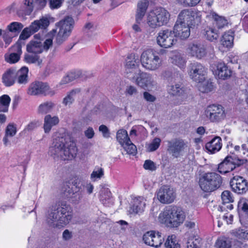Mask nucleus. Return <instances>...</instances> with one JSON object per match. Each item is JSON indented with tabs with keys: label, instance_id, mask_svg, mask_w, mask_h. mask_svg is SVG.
I'll return each instance as SVG.
<instances>
[{
	"label": "nucleus",
	"instance_id": "f257e3e1",
	"mask_svg": "<svg viewBox=\"0 0 248 248\" xmlns=\"http://www.w3.org/2000/svg\"><path fill=\"white\" fill-rule=\"evenodd\" d=\"M78 153L76 143L68 135L57 137L53 140L48 154L54 159L61 157L63 160H72Z\"/></svg>",
	"mask_w": 248,
	"mask_h": 248
},
{
	"label": "nucleus",
	"instance_id": "f03ea898",
	"mask_svg": "<svg viewBox=\"0 0 248 248\" xmlns=\"http://www.w3.org/2000/svg\"><path fill=\"white\" fill-rule=\"evenodd\" d=\"M73 217V210L69 204L58 202L52 204L46 214V221L53 228L68 224Z\"/></svg>",
	"mask_w": 248,
	"mask_h": 248
},
{
	"label": "nucleus",
	"instance_id": "7ed1b4c3",
	"mask_svg": "<svg viewBox=\"0 0 248 248\" xmlns=\"http://www.w3.org/2000/svg\"><path fill=\"white\" fill-rule=\"evenodd\" d=\"M186 218L184 211L179 206H166L159 216V221L168 227L177 228L184 222Z\"/></svg>",
	"mask_w": 248,
	"mask_h": 248
},
{
	"label": "nucleus",
	"instance_id": "20e7f679",
	"mask_svg": "<svg viewBox=\"0 0 248 248\" xmlns=\"http://www.w3.org/2000/svg\"><path fill=\"white\" fill-rule=\"evenodd\" d=\"M74 25L73 18L66 16L55 24L56 29L52 30L48 35L52 37L56 36V43L60 45L70 35Z\"/></svg>",
	"mask_w": 248,
	"mask_h": 248
},
{
	"label": "nucleus",
	"instance_id": "39448f33",
	"mask_svg": "<svg viewBox=\"0 0 248 248\" xmlns=\"http://www.w3.org/2000/svg\"><path fill=\"white\" fill-rule=\"evenodd\" d=\"M222 184V178L215 172H207L200 174L198 184L202 190L211 192L218 189Z\"/></svg>",
	"mask_w": 248,
	"mask_h": 248
},
{
	"label": "nucleus",
	"instance_id": "423d86ee",
	"mask_svg": "<svg viewBox=\"0 0 248 248\" xmlns=\"http://www.w3.org/2000/svg\"><path fill=\"white\" fill-rule=\"evenodd\" d=\"M170 17L169 12L162 7H157L150 12L147 22L149 26L156 28L167 24Z\"/></svg>",
	"mask_w": 248,
	"mask_h": 248
},
{
	"label": "nucleus",
	"instance_id": "0eeeda50",
	"mask_svg": "<svg viewBox=\"0 0 248 248\" xmlns=\"http://www.w3.org/2000/svg\"><path fill=\"white\" fill-rule=\"evenodd\" d=\"M140 61L142 66L150 70L157 69L161 65L158 53L152 49H147L142 53Z\"/></svg>",
	"mask_w": 248,
	"mask_h": 248
},
{
	"label": "nucleus",
	"instance_id": "6e6552de",
	"mask_svg": "<svg viewBox=\"0 0 248 248\" xmlns=\"http://www.w3.org/2000/svg\"><path fill=\"white\" fill-rule=\"evenodd\" d=\"M27 93L30 96H50L55 94L47 82L35 80L30 84L27 90Z\"/></svg>",
	"mask_w": 248,
	"mask_h": 248
},
{
	"label": "nucleus",
	"instance_id": "1a4fd4ad",
	"mask_svg": "<svg viewBox=\"0 0 248 248\" xmlns=\"http://www.w3.org/2000/svg\"><path fill=\"white\" fill-rule=\"evenodd\" d=\"M201 20V15L199 11L195 9H185L180 12L176 22L195 27L200 23Z\"/></svg>",
	"mask_w": 248,
	"mask_h": 248
},
{
	"label": "nucleus",
	"instance_id": "9d476101",
	"mask_svg": "<svg viewBox=\"0 0 248 248\" xmlns=\"http://www.w3.org/2000/svg\"><path fill=\"white\" fill-rule=\"evenodd\" d=\"M73 186L71 189L65 190L64 194L71 202L78 204L80 202L84 194V186L80 180L75 179L72 182Z\"/></svg>",
	"mask_w": 248,
	"mask_h": 248
},
{
	"label": "nucleus",
	"instance_id": "9b49d317",
	"mask_svg": "<svg viewBox=\"0 0 248 248\" xmlns=\"http://www.w3.org/2000/svg\"><path fill=\"white\" fill-rule=\"evenodd\" d=\"M50 24L48 18L42 17L39 20H34L29 27L24 28L19 35V39L26 40L32 34L37 32L40 29L45 30Z\"/></svg>",
	"mask_w": 248,
	"mask_h": 248
},
{
	"label": "nucleus",
	"instance_id": "f8f14e48",
	"mask_svg": "<svg viewBox=\"0 0 248 248\" xmlns=\"http://www.w3.org/2000/svg\"><path fill=\"white\" fill-rule=\"evenodd\" d=\"M247 159H239L228 155L218 165L217 171L221 174H226L234 170L236 167L247 162Z\"/></svg>",
	"mask_w": 248,
	"mask_h": 248
},
{
	"label": "nucleus",
	"instance_id": "ddd939ff",
	"mask_svg": "<svg viewBox=\"0 0 248 248\" xmlns=\"http://www.w3.org/2000/svg\"><path fill=\"white\" fill-rule=\"evenodd\" d=\"M167 152L174 158H178L187 148V142L181 138L167 140Z\"/></svg>",
	"mask_w": 248,
	"mask_h": 248
},
{
	"label": "nucleus",
	"instance_id": "4468645a",
	"mask_svg": "<svg viewBox=\"0 0 248 248\" xmlns=\"http://www.w3.org/2000/svg\"><path fill=\"white\" fill-rule=\"evenodd\" d=\"M46 4V0H24L16 12L19 16H29L33 11L34 6L41 9L44 8Z\"/></svg>",
	"mask_w": 248,
	"mask_h": 248
},
{
	"label": "nucleus",
	"instance_id": "2eb2a0df",
	"mask_svg": "<svg viewBox=\"0 0 248 248\" xmlns=\"http://www.w3.org/2000/svg\"><path fill=\"white\" fill-rule=\"evenodd\" d=\"M172 31L166 29L160 31L157 36V44L162 47L168 48L173 46L177 42Z\"/></svg>",
	"mask_w": 248,
	"mask_h": 248
},
{
	"label": "nucleus",
	"instance_id": "dca6fc26",
	"mask_svg": "<svg viewBox=\"0 0 248 248\" xmlns=\"http://www.w3.org/2000/svg\"><path fill=\"white\" fill-rule=\"evenodd\" d=\"M157 198L161 203L169 204L174 201L176 193L173 188L168 186H163L157 191Z\"/></svg>",
	"mask_w": 248,
	"mask_h": 248
},
{
	"label": "nucleus",
	"instance_id": "f3484780",
	"mask_svg": "<svg viewBox=\"0 0 248 248\" xmlns=\"http://www.w3.org/2000/svg\"><path fill=\"white\" fill-rule=\"evenodd\" d=\"M232 190L238 194H244L248 191V182L243 177L236 176L230 182Z\"/></svg>",
	"mask_w": 248,
	"mask_h": 248
},
{
	"label": "nucleus",
	"instance_id": "a211bd4d",
	"mask_svg": "<svg viewBox=\"0 0 248 248\" xmlns=\"http://www.w3.org/2000/svg\"><path fill=\"white\" fill-rule=\"evenodd\" d=\"M148 6V0H140L138 2L136 15V23L132 26V29L135 32L141 31L140 24L145 15Z\"/></svg>",
	"mask_w": 248,
	"mask_h": 248
},
{
	"label": "nucleus",
	"instance_id": "6ab92c4d",
	"mask_svg": "<svg viewBox=\"0 0 248 248\" xmlns=\"http://www.w3.org/2000/svg\"><path fill=\"white\" fill-rule=\"evenodd\" d=\"M206 70L201 63L196 62L191 63L189 75L196 82H201L205 78Z\"/></svg>",
	"mask_w": 248,
	"mask_h": 248
},
{
	"label": "nucleus",
	"instance_id": "aec40b11",
	"mask_svg": "<svg viewBox=\"0 0 248 248\" xmlns=\"http://www.w3.org/2000/svg\"><path fill=\"white\" fill-rule=\"evenodd\" d=\"M187 52L192 56L201 59L206 55V49L204 46L200 43L192 42L188 44Z\"/></svg>",
	"mask_w": 248,
	"mask_h": 248
},
{
	"label": "nucleus",
	"instance_id": "412c9836",
	"mask_svg": "<svg viewBox=\"0 0 248 248\" xmlns=\"http://www.w3.org/2000/svg\"><path fill=\"white\" fill-rule=\"evenodd\" d=\"M190 27L191 26L186 25V24L176 22L172 32L175 37H177L181 40H186L190 36Z\"/></svg>",
	"mask_w": 248,
	"mask_h": 248
},
{
	"label": "nucleus",
	"instance_id": "4be33fe9",
	"mask_svg": "<svg viewBox=\"0 0 248 248\" xmlns=\"http://www.w3.org/2000/svg\"><path fill=\"white\" fill-rule=\"evenodd\" d=\"M213 72L219 78L223 80L230 78L232 74V71L224 62H218L215 64Z\"/></svg>",
	"mask_w": 248,
	"mask_h": 248
},
{
	"label": "nucleus",
	"instance_id": "5701e85b",
	"mask_svg": "<svg viewBox=\"0 0 248 248\" xmlns=\"http://www.w3.org/2000/svg\"><path fill=\"white\" fill-rule=\"evenodd\" d=\"M136 83L137 85L145 90L152 87L154 85L152 76L146 73H140L137 77Z\"/></svg>",
	"mask_w": 248,
	"mask_h": 248
},
{
	"label": "nucleus",
	"instance_id": "b1692460",
	"mask_svg": "<svg viewBox=\"0 0 248 248\" xmlns=\"http://www.w3.org/2000/svg\"><path fill=\"white\" fill-rule=\"evenodd\" d=\"M204 116L209 118L211 122H214L224 119L226 114L224 109H205L202 117Z\"/></svg>",
	"mask_w": 248,
	"mask_h": 248
},
{
	"label": "nucleus",
	"instance_id": "393cba45",
	"mask_svg": "<svg viewBox=\"0 0 248 248\" xmlns=\"http://www.w3.org/2000/svg\"><path fill=\"white\" fill-rule=\"evenodd\" d=\"M29 69L26 66H23L16 73L15 77L16 81L20 85H26L29 82Z\"/></svg>",
	"mask_w": 248,
	"mask_h": 248
},
{
	"label": "nucleus",
	"instance_id": "a878e982",
	"mask_svg": "<svg viewBox=\"0 0 248 248\" xmlns=\"http://www.w3.org/2000/svg\"><path fill=\"white\" fill-rule=\"evenodd\" d=\"M168 91L170 95L183 97L186 96L187 93V90L180 83L169 86Z\"/></svg>",
	"mask_w": 248,
	"mask_h": 248
},
{
	"label": "nucleus",
	"instance_id": "bb28decb",
	"mask_svg": "<svg viewBox=\"0 0 248 248\" xmlns=\"http://www.w3.org/2000/svg\"><path fill=\"white\" fill-rule=\"evenodd\" d=\"M221 139L219 137H215L210 141L207 142L205 145L206 149L212 154H214L221 148Z\"/></svg>",
	"mask_w": 248,
	"mask_h": 248
},
{
	"label": "nucleus",
	"instance_id": "cd10ccee",
	"mask_svg": "<svg viewBox=\"0 0 248 248\" xmlns=\"http://www.w3.org/2000/svg\"><path fill=\"white\" fill-rule=\"evenodd\" d=\"M146 200L143 197H138L133 200L131 209L136 214L142 213L145 207Z\"/></svg>",
	"mask_w": 248,
	"mask_h": 248
},
{
	"label": "nucleus",
	"instance_id": "c85d7f7f",
	"mask_svg": "<svg viewBox=\"0 0 248 248\" xmlns=\"http://www.w3.org/2000/svg\"><path fill=\"white\" fill-rule=\"evenodd\" d=\"M207 17L209 19L214 20L216 26L218 29H221L228 24L227 20L225 17L218 16L214 12L211 11L207 15Z\"/></svg>",
	"mask_w": 248,
	"mask_h": 248
},
{
	"label": "nucleus",
	"instance_id": "c756f323",
	"mask_svg": "<svg viewBox=\"0 0 248 248\" xmlns=\"http://www.w3.org/2000/svg\"><path fill=\"white\" fill-rule=\"evenodd\" d=\"M43 50V45L40 41L31 40L27 45V51L29 53L38 54Z\"/></svg>",
	"mask_w": 248,
	"mask_h": 248
},
{
	"label": "nucleus",
	"instance_id": "7c9ffc66",
	"mask_svg": "<svg viewBox=\"0 0 248 248\" xmlns=\"http://www.w3.org/2000/svg\"><path fill=\"white\" fill-rule=\"evenodd\" d=\"M59 122L58 117H51L50 115H47L44 119V128L45 132L49 133L52 126L57 124Z\"/></svg>",
	"mask_w": 248,
	"mask_h": 248
},
{
	"label": "nucleus",
	"instance_id": "2f4dec72",
	"mask_svg": "<svg viewBox=\"0 0 248 248\" xmlns=\"http://www.w3.org/2000/svg\"><path fill=\"white\" fill-rule=\"evenodd\" d=\"M234 31L229 30L226 31L221 39L222 45L227 48L232 47L233 45Z\"/></svg>",
	"mask_w": 248,
	"mask_h": 248
},
{
	"label": "nucleus",
	"instance_id": "473e14b6",
	"mask_svg": "<svg viewBox=\"0 0 248 248\" xmlns=\"http://www.w3.org/2000/svg\"><path fill=\"white\" fill-rule=\"evenodd\" d=\"M2 82L7 87L13 85L16 81L15 77V70L9 69L7 70L2 76Z\"/></svg>",
	"mask_w": 248,
	"mask_h": 248
},
{
	"label": "nucleus",
	"instance_id": "72a5a7b5",
	"mask_svg": "<svg viewBox=\"0 0 248 248\" xmlns=\"http://www.w3.org/2000/svg\"><path fill=\"white\" fill-rule=\"evenodd\" d=\"M198 83V87L199 91L202 93H208L212 91L214 88V83L211 79L205 80Z\"/></svg>",
	"mask_w": 248,
	"mask_h": 248
},
{
	"label": "nucleus",
	"instance_id": "f704fd0d",
	"mask_svg": "<svg viewBox=\"0 0 248 248\" xmlns=\"http://www.w3.org/2000/svg\"><path fill=\"white\" fill-rule=\"evenodd\" d=\"M16 132L17 129L15 124L12 123L7 125L5 129V136L3 138V141L5 146H7L9 142L8 137H14L16 134Z\"/></svg>",
	"mask_w": 248,
	"mask_h": 248
},
{
	"label": "nucleus",
	"instance_id": "c9c22d12",
	"mask_svg": "<svg viewBox=\"0 0 248 248\" xmlns=\"http://www.w3.org/2000/svg\"><path fill=\"white\" fill-rule=\"evenodd\" d=\"M17 50L18 53H12L9 55H5V60L8 63H15L17 62L20 59V55L21 53V46L18 45L17 46Z\"/></svg>",
	"mask_w": 248,
	"mask_h": 248
},
{
	"label": "nucleus",
	"instance_id": "e433bc0d",
	"mask_svg": "<svg viewBox=\"0 0 248 248\" xmlns=\"http://www.w3.org/2000/svg\"><path fill=\"white\" fill-rule=\"evenodd\" d=\"M125 68L126 69L135 68L138 63H139L138 59H136L135 55L134 53L129 54L126 59Z\"/></svg>",
	"mask_w": 248,
	"mask_h": 248
},
{
	"label": "nucleus",
	"instance_id": "4c0bfd02",
	"mask_svg": "<svg viewBox=\"0 0 248 248\" xmlns=\"http://www.w3.org/2000/svg\"><path fill=\"white\" fill-rule=\"evenodd\" d=\"M81 75L80 71H71L64 77L62 80V84H66L70 82L73 81L74 80L78 78Z\"/></svg>",
	"mask_w": 248,
	"mask_h": 248
},
{
	"label": "nucleus",
	"instance_id": "58836bf2",
	"mask_svg": "<svg viewBox=\"0 0 248 248\" xmlns=\"http://www.w3.org/2000/svg\"><path fill=\"white\" fill-rule=\"evenodd\" d=\"M152 242L151 243V246L155 248L160 247L164 241V237L162 236V233L158 232H156L154 231V234Z\"/></svg>",
	"mask_w": 248,
	"mask_h": 248
},
{
	"label": "nucleus",
	"instance_id": "ea45409f",
	"mask_svg": "<svg viewBox=\"0 0 248 248\" xmlns=\"http://www.w3.org/2000/svg\"><path fill=\"white\" fill-rule=\"evenodd\" d=\"M170 62L180 68H184L186 64V60L181 56L180 54H177L173 56L170 58Z\"/></svg>",
	"mask_w": 248,
	"mask_h": 248
},
{
	"label": "nucleus",
	"instance_id": "a19ab883",
	"mask_svg": "<svg viewBox=\"0 0 248 248\" xmlns=\"http://www.w3.org/2000/svg\"><path fill=\"white\" fill-rule=\"evenodd\" d=\"M111 197V193L108 188H104L101 191L100 199L103 204L107 206Z\"/></svg>",
	"mask_w": 248,
	"mask_h": 248
},
{
	"label": "nucleus",
	"instance_id": "79ce46f5",
	"mask_svg": "<svg viewBox=\"0 0 248 248\" xmlns=\"http://www.w3.org/2000/svg\"><path fill=\"white\" fill-rule=\"evenodd\" d=\"M204 35L207 40L211 41L217 40L218 36L216 30L208 27L204 29Z\"/></svg>",
	"mask_w": 248,
	"mask_h": 248
},
{
	"label": "nucleus",
	"instance_id": "37998d69",
	"mask_svg": "<svg viewBox=\"0 0 248 248\" xmlns=\"http://www.w3.org/2000/svg\"><path fill=\"white\" fill-rule=\"evenodd\" d=\"M116 138L121 145H123L130 139L127 131L123 129H120L117 131Z\"/></svg>",
	"mask_w": 248,
	"mask_h": 248
},
{
	"label": "nucleus",
	"instance_id": "c03bdc74",
	"mask_svg": "<svg viewBox=\"0 0 248 248\" xmlns=\"http://www.w3.org/2000/svg\"><path fill=\"white\" fill-rule=\"evenodd\" d=\"M161 140L159 138H155L149 144L146 145V150L148 152L156 151L160 146Z\"/></svg>",
	"mask_w": 248,
	"mask_h": 248
},
{
	"label": "nucleus",
	"instance_id": "a18cd8bd",
	"mask_svg": "<svg viewBox=\"0 0 248 248\" xmlns=\"http://www.w3.org/2000/svg\"><path fill=\"white\" fill-rule=\"evenodd\" d=\"M216 245L218 248H231L232 243L228 238L223 237L217 239Z\"/></svg>",
	"mask_w": 248,
	"mask_h": 248
},
{
	"label": "nucleus",
	"instance_id": "49530a36",
	"mask_svg": "<svg viewBox=\"0 0 248 248\" xmlns=\"http://www.w3.org/2000/svg\"><path fill=\"white\" fill-rule=\"evenodd\" d=\"M122 146L129 155H135L137 152L136 146L131 141L130 139Z\"/></svg>",
	"mask_w": 248,
	"mask_h": 248
},
{
	"label": "nucleus",
	"instance_id": "de8ad7c7",
	"mask_svg": "<svg viewBox=\"0 0 248 248\" xmlns=\"http://www.w3.org/2000/svg\"><path fill=\"white\" fill-rule=\"evenodd\" d=\"M80 92V89L72 90L69 94L65 96L63 100V103L65 105L71 104L74 101L73 96L75 95L77 93H78Z\"/></svg>",
	"mask_w": 248,
	"mask_h": 248
},
{
	"label": "nucleus",
	"instance_id": "09e8293b",
	"mask_svg": "<svg viewBox=\"0 0 248 248\" xmlns=\"http://www.w3.org/2000/svg\"><path fill=\"white\" fill-rule=\"evenodd\" d=\"M23 28V25L18 22H13L8 26V29L10 32L19 33Z\"/></svg>",
	"mask_w": 248,
	"mask_h": 248
},
{
	"label": "nucleus",
	"instance_id": "8fccbe9b",
	"mask_svg": "<svg viewBox=\"0 0 248 248\" xmlns=\"http://www.w3.org/2000/svg\"><path fill=\"white\" fill-rule=\"evenodd\" d=\"M175 238V236L174 235L169 236L168 237L165 243L166 248H180V246L174 240Z\"/></svg>",
	"mask_w": 248,
	"mask_h": 248
},
{
	"label": "nucleus",
	"instance_id": "3c124183",
	"mask_svg": "<svg viewBox=\"0 0 248 248\" xmlns=\"http://www.w3.org/2000/svg\"><path fill=\"white\" fill-rule=\"evenodd\" d=\"M11 99L7 94H3L0 96V108H8L9 107Z\"/></svg>",
	"mask_w": 248,
	"mask_h": 248
},
{
	"label": "nucleus",
	"instance_id": "603ef678",
	"mask_svg": "<svg viewBox=\"0 0 248 248\" xmlns=\"http://www.w3.org/2000/svg\"><path fill=\"white\" fill-rule=\"evenodd\" d=\"M221 199L223 203H229L233 202L232 194L229 190H225L222 193Z\"/></svg>",
	"mask_w": 248,
	"mask_h": 248
},
{
	"label": "nucleus",
	"instance_id": "864d4df0",
	"mask_svg": "<svg viewBox=\"0 0 248 248\" xmlns=\"http://www.w3.org/2000/svg\"><path fill=\"white\" fill-rule=\"evenodd\" d=\"M237 208L238 211L241 210L248 215V203L246 202V199H241L239 200Z\"/></svg>",
	"mask_w": 248,
	"mask_h": 248
},
{
	"label": "nucleus",
	"instance_id": "5fc2aeb1",
	"mask_svg": "<svg viewBox=\"0 0 248 248\" xmlns=\"http://www.w3.org/2000/svg\"><path fill=\"white\" fill-rule=\"evenodd\" d=\"M25 60L27 63L29 64L34 63L36 62H38L39 63L41 62V61L40 62L39 56L37 54L34 55L30 54L25 55Z\"/></svg>",
	"mask_w": 248,
	"mask_h": 248
},
{
	"label": "nucleus",
	"instance_id": "6e6d98bb",
	"mask_svg": "<svg viewBox=\"0 0 248 248\" xmlns=\"http://www.w3.org/2000/svg\"><path fill=\"white\" fill-rule=\"evenodd\" d=\"M104 175V170L102 168L95 169L91 175V178L93 181L96 179H100Z\"/></svg>",
	"mask_w": 248,
	"mask_h": 248
},
{
	"label": "nucleus",
	"instance_id": "4d7b16f0",
	"mask_svg": "<svg viewBox=\"0 0 248 248\" xmlns=\"http://www.w3.org/2000/svg\"><path fill=\"white\" fill-rule=\"evenodd\" d=\"M178 2L185 7H194L196 6L201 0H177Z\"/></svg>",
	"mask_w": 248,
	"mask_h": 248
},
{
	"label": "nucleus",
	"instance_id": "13d9d810",
	"mask_svg": "<svg viewBox=\"0 0 248 248\" xmlns=\"http://www.w3.org/2000/svg\"><path fill=\"white\" fill-rule=\"evenodd\" d=\"M199 241L193 237L189 238L187 241V248H200Z\"/></svg>",
	"mask_w": 248,
	"mask_h": 248
},
{
	"label": "nucleus",
	"instance_id": "bf43d9fd",
	"mask_svg": "<svg viewBox=\"0 0 248 248\" xmlns=\"http://www.w3.org/2000/svg\"><path fill=\"white\" fill-rule=\"evenodd\" d=\"M154 231H148L146 232L143 236V240L144 243L150 246H151V243L153 238Z\"/></svg>",
	"mask_w": 248,
	"mask_h": 248
},
{
	"label": "nucleus",
	"instance_id": "052dcab7",
	"mask_svg": "<svg viewBox=\"0 0 248 248\" xmlns=\"http://www.w3.org/2000/svg\"><path fill=\"white\" fill-rule=\"evenodd\" d=\"M143 168L145 170L152 171L155 170L156 169L155 164L151 160H145L143 165Z\"/></svg>",
	"mask_w": 248,
	"mask_h": 248
},
{
	"label": "nucleus",
	"instance_id": "680f3d73",
	"mask_svg": "<svg viewBox=\"0 0 248 248\" xmlns=\"http://www.w3.org/2000/svg\"><path fill=\"white\" fill-rule=\"evenodd\" d=\"M63 0H49V7L51 9L60 8L62 3Z\"/></svg>",
	"mask_w": 248,
	"mask_h": 248
},
{
	"label": "nucleus",
	"instance_id": "e2e57ef3",
	"mask_svg": "<svg viewBox=\"0 0 248 248\" xmlns=\"http://www.w3.org/2000/svg\"><path fill=\"white\" fill-rule=\"evenodd\" d=\"M244 229L239 228L232 230V234L236 238L241 240L242 239Z\"/></svg>",
	"mask_w": 248,
	"mask_h": 248
},
{
	"label": "nucleus",
	"instance_id": "0e129e2a",
	"mask_svg": "<svg viewBox=\"0 0 248 248\" xmlns=\"http://www.w3.org/2000/svg\"><path fill=\"white\" fill-rule=\"evenodd\" d=\"M125 93L126 94L132 95L136 94L138 93V91L135 87L132 85H129L127 86L125 89Z\"/></svg>",
	"mask_w": 248,
	"mask_h": 248
},
{
	"label": "nucleus",
	"instance_id": "69168bd1",
	"mask_svg": "<svg viewBox=\"0 0 248 248\" xmlns=\"http://www.w3.org/2000/svg\"><path fill=\"white\" fill-rule=\"evenodd\" d=\"M39 124V123L38 121H34L30 123L24 129V131H32L36 128Z\"/></svg>",
	"mask_w": 248,
	"mask_h": 248
},
{
	"label": "nucleus",
	"instance_id": "338daca9",
	"mask_svg": "<svg viewBox=\"0 0 248 248\" xmlns=\"http://www.w3.org/2000/svg\"><path fill=\"white\" fill-rule=\"evenodd\" d=\"M99 130L102 133L104 137L108 138L109 137V130L106 125H101L99 127Z\"/></svg>",
	"mask_w": 248,
	"mask_h": 248
},
{
	"label": "nucleus",
	"instance_id": "774afa93",
	"mask_svg": "<svg viewBox=\"0 0 248 248\" xmlns=\"http://www.w3.org/2000/svg\"><path fill=\"white\" fill-rule=\"evenodd\" d=\"M143 97L146 101L150 102H153L156 99V98L155 96L147 92H144L143 93Z\"/></svg>",
	"mask_w": 248,
	"mask_h": 248
}]
</instances>
